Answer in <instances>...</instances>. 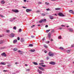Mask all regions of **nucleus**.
Listing matches in <instances>:
<instances>
[{"label": "nucleus", "mask_w": 74, "mask_h": 74, "mask_svg": "<svg viewBox=\"0 0 74 74\" xmlns=\"http://www.w3.org/2000/svg\"><path fill=\"white\" fill-rule=\"evenodd\" d=\"M33 63H34L35 65H38V64H37L36 62H33Z\"/></svg>", "instance_id": "f3484780"}, {"label": "nucleus", "mask_w": 74, "mask_h": 74, "mask_svg": "<svg viewBox=\"0 0 74 74\" xmlns=\"http://www.w3.org/2000/svg\"><path fill=\"white\" fill-rule=\"evenodd\" d=\"M70 51H71V50H67L66 51V52H67V53H69V52H70Z\"/></svg>", "instance_id": "b1692460"}, {"label": "nucleus", "mask_w": 74, "mask_h": 74, "mask_svg": "<svg viewBox=\"0 0 74 74\" xmlns=\"http://www.w3.org/2000/svg\"><path fill=\"white\" fill-rule=\"evenodd\" d=\"M45 4H46V5H49V3H48L47 2H45Z\"/></svg>", "instance_id": "c756f323"}, {"label": "nucleus", "mask_w": 74, "mask_h": 74, "mask_svg": "<svg viewBox=\"0 0 74 74\" xmlns=\"http://www.w3.org/2000/svg\"><path fill=\"white\" fill-rule=\"evenodd\" d=\"M40 62H44V60H41L40 61Z\"/></svg>", "instance_id": "8fccbe9b"}, {"label": "nucleus", "mask_w": 74, "mask_h": 74, "mask_svg": "<svg viewBox=\"0 0 74 74\" xmlns=\"http://www.w3.org/2000/svg\"><path fill=\"white\" fill-rule=\"evenodd\" d=\"M17 40H20V38H19V37H18L17 38Z\"/></svg>", "instance_id": "79ce46f5"}, {"label": "nucleus", "mask_w": 74, "mask_h": 74, "mask_svg": "<svg viewBox=\"0 0 74 74\" xmlns=\"http://www.w3.org/2000/svg\"><path fill=\"white\" fill-rule=\"evenodd\" d=\"M4 37V35L2 34L0 36V37Z\"/></svg>", "instance_id": "f704fd0d"}, {"label": "nucleus", "mask_w": 74, "mask_h": 74, "mask_svg": "<svg viewBox=\"0 0 74 74\" xmlns=\"http://www.w3.org/2000/svg\"><path fill=\"white\" fill-rule=\"evenodd\" d=\"M12 11L16 13L19 12V10H12Z\"/></svg>", "instance_id": "39448f33"}, {"label": "nucleus", "mask_w": 74, "mask_h": 74, "mask_svg": "<svg viewBox=\"0 0 74 74\" xmlns=\"http://www.w3.org/2000/svg\"><path fill=\"white\" fill-rule=\"evenodd\" d=\"M30 71L29 69H26V71Z\"/></svg>", "instance_id": "4c0bfd02"}, {"label": "nucleus", "mask_w": 74, "mask_h": 74, "mask_svg": "<svg viewBox=\"0 0 74 74\" xmlns=\"http://www.w3.org/2000/svg\"><path fill=\"white\" fill-rule=\"evenodd\" d=\"M1 64H2V65H5L6 64L4 62H1L0 63Z\"/></svg>", "instance_id": "4468645a"}, {"label": "nucleus", "mask_w": 74, "mask_h": 74, "mask_svg": "<svg viewBox=\"0 0 74 74\" xmlns=\"http://www.w3.org/2000/svg\"><path fill=\"white\" fill-rule=\"evenodd\" d=\"M51 33L50 34V33H49L48 34V36L49 39L51 38Z\"/></svg>", "instance_id": "f8f14e48"}, {"label": "nucleus", "mask_w": 74, "mask_h": 74, "mask_svg": "<svg viewBox=\"0 0 74 74\" xmlns=\"http://www.w3.org/2000/svg\"><path fill=\"white\" fill-rule=\"evenodd\" d=\"M60 49H61V50H63V48L62 47H61L60 48Z\"/></svg>", "instance_id": "cd10ccee"}, {"label": "nucleus", "mask_w": 74, "mask_h": 74, "mask_svg": "<svg viewBox=\"0 0 74 74\" xmlns=\"http://www.w3.org/2000/svg\"><path fill=\"white\" fill-rule=\"evenodd\" d=\"M46 42L47 44L49 43V41H47Z\"/></svg>", "instance_id": "37998d69"}, {"label": "nucleus", "mask_w": 74, "mask_h": 74, "mask_svg": "<svg viewBox=\"0 0 74 74\" xmlns=\"http://www.w3.org/2000/svg\"><path fill=\"white\" fill-rule=\"evenodd\" d=\"M4 3H5V2H4V1H1V4H4Z\"/></svg>", "instance_id": "a878e982"}, {"label": "nucleus", "mask_w": 74, "mask_h": 74, "mask_svg": "<svg viewBox=\"0 0 74 74\" xmlns=\"http://www.w3.org/2000/svg\"><path fill=\"white\" fill-rule=\"evenodd\" d=\"M32 11V9H27L26 10V12H29Z\"/></svg>", "instance_id": "423d86ee"}, {"label": "nucleus", "mask_w": 74, "mask_h": 74, "mask_svg": "<svg viewBox=\"0 0 74 74\" xmlns=\"http://www.w3.org/2000/svg\"><path fill=\"white\" fill-rule=\"evenodd\" d=\"M0 16L2 17V18H3L4 17V16L2 15H0Z\"/></svg>", "instance_id": "c03bdc74"}, {"label": "nucleus", "mask_w": 74, "mask_h": 74, "mask_svg": "<svg viewBox=\"0 0 74 74\" xmlns=\"http://www.w3.org/2000/svg\"><path fill=\"white\" fill-rule=\"evenodd\" d=\"M71 14H74V12H72Z\"/></svg>", "instance_id": "bf43d9fd"}, {"label": "nucleus", "mask_w": 74, "mask_h": 74, "mask_svg": "<svg viewBox=\"0 0 74 74\" xmlns=\"http://www.w3.org/2000/svg\"><path fill=\"white\" fill-rule=\"evenodd\" d=\"M24 40H23V39H21V42H23Z\"/></svg>", "instance_id": "052dcab7"}, {"label": "nucleus", "mask_w": 74, "mask_h": 74, "mask_svg": "<svg viewBox=\"0 0 74 74\" xmlns=\"http://www.w3.org/2000/svg\"><path fill=\"white\" fill-rule=\"evenodd\" d=\"M69 12L70 13H72V12H73V10H70L69 11Z\"/></svg>", "instance_id": "bb28decb"}, {"label": "nucleus", "mask_w": 74, "mask_h": 74, "mask_svg": "<svg viewBox=\"0 0 74 74\" xmlns=\"http://www.w3.org/2000/svg\"><path fill=\"white\" fill-rule=\"evenodd\" d=\"M29 51H30V52H34L36 51V50L34 49L33 50L31 49L29 50Z\"/></svg>", "instance_id": "9b49d317"}, {"label": "nucleus", "mask_w": 74, "mask_h": 74, "mask_svg": "<svg viewBox=\"0 0 74 74\" xmlns=\"http://www.w3.org/2000/svg\"><path fill=\"white\" fill-rule=\"evenodd\" d=\"M18 31L19 32H22V29H19Z\"/></svg>", "instance_id": "2f4dec72"}, {"label": "nucleus", "mask_w": 74, "mask_h": 74, "mask_svg": "<svg viewBox=\"0 0 74 74\" xmlns=\"http://www.w3.org/2000/svg\"><path fill=\"white\" fill-rule=\"evenodd\" d=\"M3 71H4V72H6V71H7V70H4Z\"/></svg>", "instance_id": "3c124183"}, {"label": "nucleus", "mask_w": 74, "mask_h": 74, "mask_svg": "<svg viewBox=\"0 0 74 74\" xmlns=\"http://www.w3.org/2000/svg\"><path fill=\"white\" fill-rule=\"evenodd\" d=\"M4 42V41L3 40H1L0 41V44H3Z\"/></svg>", "instance_id": "6ab92c4d"}, {"label": "nucleus", "mask_w": 74, "mask_h": 74, "mask_svg": "<svg viewBox=\"0 0 74 74\" xmlns=\"http://www.w3.org/2000/svg\"><path fill=\"white\" fill-rule=\"evenodd\" d=\"M25 66H27V64H25Z\"/></svg>", "instance_id": "69168bd1"}, {"label": "nucleus", "mask_w": 74, "mask_h": 74, "mask_svg": "<svg viewBox=\"0 0 74 74\" xmlns=\"http://www.w3.org/2000/svg\"><path fill=\"white\" fill-rule=\"evenodd\" d=\"M41 66L43 67H45L46 66L45 65H41Z\"/></svg>", "instance_id": "72a5a7b5"}, {"label": "nucleus", "mask_w": 74, "mask_h": 74, "mask_svg": "<svg viewBox=\"0 0 74 74\" xmlns=\"http://www.w3.org/2000/svg\"><path fill=\"white\" fill-rule=\"evenodd\" d=\"M49 18L50 19H53V17L52 16H49Z\"/></svg>", "instance_id": "ddd939ff"}, {"label": "nucleus", "mask_w": 74, "mask_h": 74, "mask_svg": "<svg viewBox=\"0 0 74 74\" xmlns=\"http://www.w3.org/2000/svg\"><path fill=\"white\" fill-rule=\"evenodd\" d=\"M37 71L38 72L39 74H42V71L38 69Z\"/></svg>", "instance_id": "0eeeda50"}, {"label": "nucleus", "mask_w": 74, "mask_h": 74, "mask_svg": "<svg viewBox=\"0 0 74 74\" xmlns=\"http://www.w3.org/2000/svg\"><path fill=\"white\" fill-rule=\"evenodd\" d=\"M51 30V29L47 30L46 31V33H48Z\"/></svg>", "instance_id": "aec40b11"}, {"label": "nucleus", "mask_w": 74, "mask_h": 74, "mask_svg": "<svg viewBox=\"0 0 74 74\" xmlns=\"http://www.w3.org/2000/svg\"><path fill=\"white\" fill-rule=\"evenodd\" d=\"M46 10H47V11H49V8L47 9H46Z\"/></svg>", "instance_id": "6e6d98bb"}, {"label": "nucleus", "mask_w": 74, "mask_h": 74, "mask_svg": "<svg viewBox=\"0 0 74 74\" xmlns=\"http://www.w3.org/2000/svg\"><path fill=\"white\" fill-rule=\"evenodd\" d=\"M46 22V19H44L43 20H41L39 21V23H42V22Z\"/></svg>", "instance_id": "f03ea898"}, {"label": "nucleus", "mask_w": 74, "mask_h": 74, "mask_svg": "<svg viewBox=\"0 0 74 74\" xmlns=\"http://www.w3.org/2000/svg\"><path fill=\"white\" fill-rule=\"evenodd\" d=\"M40 12V10H38L36 12Z\"/></svg>", "instance_id": "49530a36"}, {"label": "nucleus", "mask_w": 74, "mask_h": 74, "mask_svg": "<svg viewBox=\"0 0 74 74\" xmlns=\"http://www.w3.org/2000/svg\"><path fill=\"white\" fill-rule=\"evenodd\" d=\"M1 56H5V57H6L7 56V55H6V54L5 53L3 52L1 54Z\"/></svg>", "instance_id": "20e7f679"}, {"label": "nucleus", "mask_w": 74, "mask_h": 74, "mask_svg": "<svg viewBox=\"0 0 74 74\" xmlns=\"http://www.w3.org/2000/svg\"><path fill=\"white\" fill-rule=\"evenodd\" d=\"M74 47V44H73V45H71V47Z\"/></svg>", "instance_id": "864d4df0"}, {"label": "nucleus", "mask_w": 74, "mask_h": 74, "mask_svg": "<svg viewBox=\"0 0 74 74\" xmlns=\"http://www.w3.org/2000/svg\"><path fill=\"white\" fill-rule=\"evenodd\" d=\"M33 45L32 44H30L29 45V47H33Z\"/></svg>", "instance_id": "4be33fe9"}, {"label": "nucleus", "mask_w": 74, "mask_h": 74, "mask_svg": "<svg viewBox=\"0 0 74 74\" xmlns=\"http://www.w3.org/2000/svg\"><path fill=\"white\" fill-rule=\"evenodd\" d=\"M38 69H39L40 70H42V71H44V70L43 68L40 66L39 67Z\"/></svg>", "instance_id": "1a4fd4ad"}, {"label": "nucleus", "mask_w": 74, "mask_h": 74, "mask_svg": "<svg viewBox=\"0 0 74 74\" xmlns=\"http://www.w3.org/2000/svg\"><path fill=\"white\" fill-rule=\"evenodd\" d=\"M73 31V30L72 29H70V32H72Z\"/></svg>", "instance_id": "c85d7f7f"}, {"label": "nucleus", "mask_w": 74, "mask_h": 74, "mask_svg": "<svg viewBox=\"0 0 74 74\" xmlns=\"http://www.w3.org/2000/svg\"><path fill=\"white\" fill-rule=\"evenodd\" d=\"M34 26H35V25H33L31 27V28H33V27H34Z\"/></svg>", "instance_id": "473e14b6"}, {"label": "nucleus", "mask_w": 74, "mask_h": 74, "mask_svg": "<svg viewBox=\"0 0 74 74\" xmlns=\"http://www.w3.org/2000/svg\"><path fill=\"white\" fill-rule=\"evenodd\" d=\"M44 46L46 48H48V46H47L46 45H44Z\"/></svg>", "instance_id": "a211bd4d"}, {"label": "nucleus", "mask_w": 74, "mask_h": 74, "mask_svg": "<svg viewBox=\"0 0 74 74\" xmlns=\"http://www.w3.org/2000/svg\"><path fill=\"white\" fill-rule=\"evenodd\" d=\"M59 29H60V30H61V29H62V28L60 27L59 28Z\"/></svg>", "instance_id": "4d7b16f0"}, {"label": "nucleus", "mask_w": 74, "mask_h": 74, "mask_svg": "<svg viewBox=\"0 0 74 74\" xmlns=\"http://www.w3.org/2000/svg\"><path fill=\"white\" fill-rule=\"evenodd\" d=\"M51 41H53V39H51Z\"/></svg>", "instance_id": "0e129e2a"}, {"label": "nucleus", "mask_w": 74, "mask_h": 74, "mask_svg": "<svg viewBox=\"0 0 74 74\" xmlns=\"http://www.w3.org/2000/svg\"><path fill=\"white\" fill-rule=\"evenodd\" d=\"M17 50H18V49H17L16 48H14L13 49V51H16Z\"/></svg>", "instance_id": "2eb2a0df"}, {"label": "nucleus", "mask_w": 74, "mask_h": 74, "mask_svg": "<svg viewBox=\"0 0 74 74\" xmlns=\"http://www.w3.org/2000/svg\"><path fill=\"white\" fill-rule=\"evenodd\" d=\"M47 59H49V57H47Z\"/></svg>", "instance_id": "e2e57ef3"}, {"label": "nucleus", "mask_w": 74, "mask_h": 74, "mask_svg": "<svg viewBox=\"0 0 74 74\" xmlns=\"http://www.w3.org/2000/svg\"><path fill=\"white\" fill-rule=\"evenodd\" d=\"M15 64H18V62H15Z\"/></svg>", "instance_id": "603ef678"}, {"label": "nucleus", "mask_w": 74, "mask_h": 74, "mask_svg": "<svg viewBox=\"0 0 74 74\" xmlns=\"http://www.w3.org/2000/svg\"><path fill=\"white\" fill-rule=\"evenodd\" d=\"M6 33H10V31L9 30H7L6 31Z\"/></svg>", "instance_id": "412c9836"}, {"label": "nucleus", "mask_w": 74, "mask_h": 74, "mask_svg": "<svg viewBox=\"0 0 74 74\" xmlns=\"http://www.w3.org/2000/svg\"><path fill=\"white\" fill-rule=\"evenodd\" d=\"M18 52H21V50H18Z\"/></svg>", "instance_id": "5fc2aeb1"}, {"label": "nucleus", "mask_w": 74, "mask_h": 74, "mask_svg": "<svg viewBox=\"0 0 74 74\" xmlns=\"http://www.w3.org/2000/svg\"><path fill=\"white\" fill-rule=\"evenodd\" d=\"M13 29L14 30H16V27L14 26V27Z\"/></svg>", "instance_id": "7c9ffc66"}, {"label": "nucleus", "mask_w": 74, "mask_h": 74, "mask_svg": "<svg viewBox=\"0 0 74 74\" xmlns=\"http://www.w3.org/2000/svg\"><path fill=\"white\" fill-rule=\"evenodd\" d=\"M34 36H31V37L32 38H34Z\"/></svg>", "instance_id": "ea45409f"}, {"label": "nucleus", "mask_w": 74, "mask_h": 74, "mask_svg": "<svg viewBox=\"0 0 74 74\" xmlns=\"http://www.w3.org/2000/svg\"><path fill=\"white\" fill-rule=\"evenodd\" d=\"M4 49V47H1V49Z\"/></svg>", "instance_id": "a19ab883"}, {"label": "nucleus", "mask_w": 74, "mask_h": 74, "mask_svg": "<svg viewBox=\"0 0 74 74\" xmlns=\"http://www.w3.org/2000/svg\"><path fill=\"white\" fill-rule=\"evenodd\" d=\"M24 2H26V0H24Z\"/></svg>", "instance_id": "338daca9"}, {"label": "nucleus", "mask_w": 74, "mask_h": 74, "mask_svg": "<svg viewBox=\"0 0 74 74\" xmlns=\"http://www.w3.org/2000/svg\"><path fill=\"white\" fill-rule=\"evenodd\" d=\"M47 51L46 50L45 51V53H47Z\"/></svg>", "instance_id": "13d9d810"}, {"label": "nucleus", "mask_w": 74, "mask_h": 74, "mask_svg": "<svg viewBox=\"0 0 74 74\" xmlns=\"http://www.w3.org/2000/svg\"><path fill=\"white\" fill-rule=\"evenodd\" d=\"M42 16H45V14L44 13H42Z\"/></svg>", "instance_id": "c9c22d12"}, {"label": "nucleus", "mask_w": 74, "mask_h": 74, "mask_svg": "<svg viewBox=\"0 0 74 74\" xmlns=\"http://www.w3.org/2000/svg\"><path fill=\"white\" fill-rule=\"evenodd\" d=\"M16 42H17V40H14V41H13V42L14 43Z\"/></svg>", "instance_id": "5701e85b"}, {"label": "nucleus", "mask_w": 74, "mask_h": 74, "mask_svg": "<svg viewBox=\"0 0 74 74\" xmlns=\"http://www.w3.org/2000/svg\"><path fill=\"white\" fill-rule=\"evenodd\" d=\"M71 3H73V1H71Z\"/></svg>", "instance_id": "774afa93"}, {"label": "nucleus", "mask_w": 74, "mask_h": 74, "mask_svg": "<svg viewBox=\"0 0 74 74\" xmlns=\"http://www.w3.org/2000/svg\"><path fill=\"white\" fill-rule=\"evenodd\" d=\"M23 8H27L26 7H25L24 6H23Z\"/></svg>", "instance_id": "de8ad7c7"}, {"label": "nucleus", "mask_w": 74, "mask_h": 74, "mask_svg": "<svg viewBox=\"0 0 74 74\" xmlns=\"http://www.w3.org/2000/svg\"><path fill=\"white\" fill-rule=\"evenodd\" d=\"M49 55L50 56H51V57H53L54 56V53L52 52H50L49 53Z\"/></svg>", "instance_id": "f257e3e1"}, {"label": "nucleus", "mask_w": 74, "mask_h": 74, "mask_svg": "<svg viewBox=\"0 0 74 74\" xmlns=\"http://www.w3.org/2000/svg\"><path fill=\"white\" fill-rule=\"evenodd\" d=\"M60 8H56L55 9L56 10H60Z\"/></svg>", "instance_id": "393cba45"}, {"label": "nucleus", "mask_w": 74, "mask_h": 74, "mask_svg": "<svg viewBox=\"0 0 74 74\" xmlns=\"http://www.w3.org/2000/svg\"><path fill=\"white\" fill-rule=\"evenodd\" d=\"M48 27V25H46L45 26V27Z\"/></svg>", "instance_id": "a18cd8bd"}, {"label": "nucleus", "mask_w": 74, "mask_h": 74, "mask_svg": "<svg viewBox=\"0 0 74 74\" xmlns=\"http://www.w3.org/2000/svg\"><path fill=\"white\" fill-rule=\"evenodd\" d=\"M54 32V29H52L51 31V33H53Z\"/></svg>", "instance_id": "58836bf2"}, {"label": "nucleus", "mask_w": 74, "mask_h": 74, "mask_svg": "<svg viewBox=\"0 0 74 74\" xmlns=\"http://www.w3.org/2000/svg\"><path fill=\"white\" fill-rule=\"evenodd\" d=\"M58 38H61V36H60L58 37Z\"/></svg>", "instance_id": "09e8293b"}, {"label": "nucleus", "mask_w": 74, "mask_h": 74, "mask_svg": "<svg viewBox=\"0 0 74 74\" xmlns=\"http://www.w3.org/2000/svg\"><path fill=\"white\" fill-rule=\"evenodd\" d=\"M58 15L60 16H64L65 15L62 13H59L58 14Z\"/></svg>", "instance_id": "7ed1b4c3"}, {"label": "nucleus", "mask_w": 74, "mask_h": 74, "mask_svg": "<svg viewBox=\"0 0 74 74\" xmlns=\"http://www.w3.org/2000/svg\"><path fill=\"white\" fill-rule=\"evenodd\" d=\"M42 64H44V63H39V65H40L41 66L42 65Z\"/></svg>", "instance_id": "dca6fc26"}, {"label": "nucleus", "mask_w": 74, "mask_h": 74, "mask_svg": "<svg viewBox=\"0 0 74 74\" xmlns=\"http://www.w3.org/2000/svg\"><path fill=\"white\" fill-rule=\"evenodd\" d=\"M50 64H52L53 65H54V64H55V63L54 62H50Z\"/></svg>", "instance_id": "9d476101"}, {"label": "nucleus", "mask_w": 74, "mask_h": 74, "mask_svg": "<svg viewBox=\"0 0 74 74\" xmlns=\"http://www.w3.org/2000/svg\"><path fill=\"white\" fill-rule=\"evenodd\" d=\"M23 53H22V51H21V52L20 53V54H23Z\"/></svg>", "instance_id": "680f3d73"}, {"label": "nucleus", "mask_w": 74, "mask_h": 74, "mask_svg": "<svg viewBox=\"0 0 74 74\" xmlns=\"http://www.w3.org/2000/svg\"><path fill=\"white\" fill-rule=\"evenodd\" d=\"M10 37H14V34H13L12 33L10 35Z\"/></svg>", "instance_id": "6e6552de"}, {"label": "nucleus", "mask_w": 74, "mask_h": 74, "mask_svg": "<svg viewBox=\"0 0 74 74\" xmlns=\"http://www.w3.org/2000/svg\"><path fill=\"white\" fill-rule=\"evenodd\" d=\"M44 40H45V38H44L42 39V41H43H43H44Z\"/></svg>", "instance_id": "e433bc0d"}]
</instances>
